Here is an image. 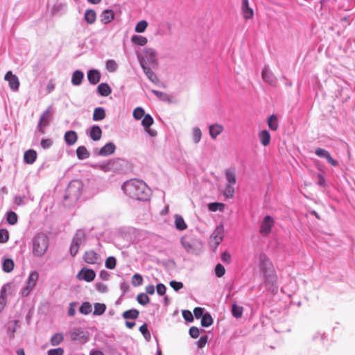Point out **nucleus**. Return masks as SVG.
Instances as JSON below:
<instances>
[{
  "instance_id": "1",
  "label": "nucleus",
  "mask_w": 355,
  "mask_h": 355,
  "mask_svg": "<svg viewBox=\"0 0 355 355\" xmlns=\"http://www.w3.org/2000/svg\"><path fill=\"white\" fill-rule=\"evenodd\" d=\"M122 190L130 198L139 201H146L150 196V189L142 180L132 179L125 182Z\"/></svg>"
},
{
  "instance_id": "2",
  "label": "nucleus",
  "mask_w": 355,
  "mask_h": 355,
  "mask_svg": "<svg viewBox=\"0 0 355 355\" xmlns=\"http://www.w3.org/2000/svg\"><path fill=\"white\" fill-rule=\"evenodd\" d=\"M259 266L263 274L265 284L273 286L277 282V276L272 262L265 254L259 255Z\"/></svg>"
},
{
  "instance_id": "3",
  "label": "nucleus",
  "mask_w": 355,
  "mask_h": 355,
  "mask_svg": "<svg viewBox=\"0 0 355 355\" xmlns=\"http://www.w3.org/2000/svg\"><path fill=\"white\" fill-rule=\"evenodd\" d=\"M49 243V238L45 234H36L32 240L33 254L37 257L44 256L48 249Z\"/></svg>"
},
{
  "instance_id": "4",
  "label": "nucleus",
  "mask_w": 355,
  "mask_h": 355,
  "mask_svg": "<svg viewBox=\"0 0 355 355\" xmlns=\"http://www.w3.org/2000/svg\"><path fill=\"white\" fill-rule=\"evenodd\" d=\"M83 183L79 180H73L69 182L66 189L64 199L70 200L71 202L77 201L82 195Z\"/></svg>"
},
{
  "instance_id": "5",
  "label": "nucleus",
  "mask_w": 355,
  "mask_h": 355,
  "mask_svg": "<svg viewBox=\"0 0 355 355\" xmlns=\"http://www.w3.org/2000/svg\"><path fill=\"white\" fill-rule=\"evenodd\" d=\"M86 241V234L84 230H78L73 238L71 246L70 254L72 257L76 255L80 246L83 245Z\"/></svg>"
},
{
  "instance_id": "6",
  "label": "nucleus",
  "mask_w": 355,
  "mask_h": 355,
  "mask_svg": "<svg viewBox=\"0 0 355 355\" xmlns=\"http://www.w3.org/2000/svg\"><path fill=\"white\" fill-rule=\"evenodd\" d=\"M138 60L141 64V61H144L146 65L150 64L153 67H155L158 64L157 59V53L155 49L152 48H144L143 54L138 55Z\"/></svg>"
},
{
  "instance_id": "7",
  "label": "nucleus",
  "mask_w": 355,
  "mask_h": 355,
  "mask_svg": "<svg viewBox=\"0 0 355 355\" xmlns=\"http://www.w3.org/2000/svg\"><path fill=\"white\" fill-rule=\"evenodd\" d=\"M53 121L51 112H43L40 116L37 125L35 130V136L39 137L45 133V129Z\"/></svg>"
},
{
  "instance_id": "8",
  "label": "nucleus",
  "mask_w": 355,
  "mask_h": 355,
  "mask_svg": "<svg viewBox=\"0 0 355 355\" xmlns=\"http://www.w3.org/2000/svg\"><path fill=\"white\" fill-rule=\"evenodd\" d=\"M39 278V274L36 270L31 271L26 281V287L21 290V294L24 297H26L35 288Z\"/></svg>"
},
{
  "instance_id": "9",
  "label": "nucleus",
  "mask_w": 355,
  "mask_h": 355,
  "mask_svg": "<svg viewBox=\"0 0 355 355\" xmlns=\"http://www.w3.org/2000/svg\"><path fill=\"white\" fill-rule=\"evenodd\" d=\"M274 224V219L270 216H266L260 224V234L263 236H268L270 233L272 227Z\"/></svg>"
},
{
  "instance_id": "10",
  "label": "nucleus",
  "mask_w": 355,
  "mask_h": 355,
  "mask_svg": "<svg viewBox=\"0 0 355 355\" xmlns=\"http://www.w3.org/2000/svg\"><path fill=\"white\" fill-rule=\"evenodd\" d=\"M224 236V228L223 225H218L211 236L210 245L216 248L223 241Z\"/></svg>"
},
{
  "instance_id": "11",
  "label": "nucleus",
  "mask_w": 355,
  "mask_h": 355,
  "mask_svg": "<svg viewBox=\"0 0 355 355\" xmlns=\"http://www.w3.org/2000/svg\"><path fill=\"white\" fill-rule=\"evenodd\" d=\"M180 242L184 250L188 253L193 254H198L199 253V250L197 248L196 242L195 241L184 236L181 239Z\"/></svg>"
},
{
  "instance_id": "12",
  "label": "nucleus",
  "mask_w": 355,
  "mask_h": 355,
  "mask_svg": "<svg viewBox=\"0 0 355 355\" xmlns=\"http://www.w3.org/2000/svg\"><path fill=\"white\" fill-rule=\"evenodd\" d=\"M4 79L8 82L10 89L13 91H17L19 87V80L17 76L12 73L11 71H8L5 76Z\"/></svg>"
},
{
  "instance_id": "13",
  "label": "nucleus",
  "mask_w": 355,
  "mask_h": 355,
  "mask_svg": "<svg viewBox=\"0 0 355 355\" xmlns=\"http://www.w3.org/2000/svg\"><path fill=\"white\" fill-rule=\"evenodd\" d=\"M78 279H84L85 281L89 282L94 280L96 277L94 271L92 269L83 268L77 275Z\"/></svg>"
},
{
  "instance_id": "14",
  "label": "nucleus",
  "mask_w": 355,
  "mask_h": 355,
  "mask_svg": "<svg viewBox=\"0 0 355 355\" xmlns=\"http://www.w3.org/2000/svg\"><path fill=\"white\" fill-rule=\"evenodd\" d=\"M141 67L146 74V76L148 77V78L153 83H157L159 81V79L156 74L153 71V70L146 64V63L144 61H141Z\"/></svg>"
},
{
  "instance_id": "15",
  "label": "nucleus",
  "mask_w": 355,
  "mask_h": 355,
  "mask_svg": "<svg viewBox=\"0 0 355 355\" xmlns=\"http://www.w3.org/2000/svg\"><path fill=\"white\" fill-rule=\"evenodd\" d=\"M116 146L112 142H109L103 146L98 151V154L101 156H108L114 153Z\"/></svg>"
},
{
  "instance_id": "16",
  "label": "nucleus",
  "mask_w": 355,
  "mask_h": 355,
  "mask_svg": "<svg viewBox=\"0 0 355 355\" xmlns=\"http://www.w3.org/2000/svg\"><path fill=\"white\" fill-rule=\"evenodd\" d=\"M261 76L263 80L268 83L270 85H274L275 83V78L274 77L273 73L270 70L268 67L266 66L261 72Z\"/></svg>"
},
{
  "instance_id": "17",
  "label": "nucleus",
  "mask_w": 355,
  "mask_h": 355,
  "mask_svg": "<svg viewBox=\"0 0 355 355\" xmlns=\"http://www.w3.org/2000/svg\"><path fill=\"white\" fill-rule=\"evenodd\" d=\"M71 338L73 340L86 342L87 337L81 329H74L71 332Z\"/></svg>"
},
{
  "instance_id": "18",
  "label": "nucleus",
  "mask_w": 355,
  "mask_h": 355,
  "mask_svg": "<svg viewBox=\"0 0 355 355\" xmlns=\"http://www.w3.org/2000/svg\"><path fill=\"white\" fill-rule=\"evenodd\" d=\"M241 10L243 16L245 19L252 18L254 12L253 10L249 6L248 0L242 1Z\"/></svg>"
},
{
  "instance_id": "19",
  "label": "nucleus",
  "mask_w": 355,
  "mask_h": 355,
  "mask_svg": "<svg viewBox=\"0 0 355 355\" xmlns=\"http://www.w3.org/2000/svg\"><path fill=\"white\" fill-rule=\"evenodd\" d=\"M87 79L92 85L97 84L101 79V73L97 69H90L87 72Z\"/></svg>"
},
{
  "instance_id": "20",
  "label": "nucleus",
  "mask_w": 355,
  "mask_h": 355,
  "mask_svg": "<svg viewBox=\"0 0 355 355\" xmlns=\"http://www.w3.org/2000/svg\"><path fill=\"white\" fill-rule=\"evenodd\" d=\"M98 254L93 250L85 252L83 259L88 264H95L98 261Z\"/></svg>"
},
{
  "instance_id": "21",
  "label": "nucleus",
  "mask_w": 355,
  "mask_h": 355,
  "mask_svg": "<svg viewBox=\"0 0 355 355\" xmlns=\"http://www.w3.org/2000/svg\"><path fill=\"white\" fill-rule=\"evenodd\" d=\"M89 137L94 141H98L101 138L102 131L99 126L94 125L88 132Z\"/></svg>"
},
{
  "instance_id": "22",
  "label": "nucleus",
  "mask_w": 355,
  "mask_h": 355,
  "mask_svg": "<svg viewBox=\"0 0 355 355\" xmlns=\"http://www.w3.org/2000/svg\"><path fill=\"white\" fill-rule=\"evenodd\" d=\"M101 21L104 24L110 23L114 17V13L112 10L106 9L101 14Z\"/></svg>"
},
{
  "instance_id": "23",
  "label": "nucleus",
  "mask_w": 355,
  "mask_h": 355,
  "mask_svg": "<svg viewBox=\"0 0 355 355\" xmlns=\"http://www.w3.org/2000/svg\"><path fill=\"white\" fill-rule=\"evenodd\" d=\"M37 159V153L35 150H28L24 153V161L28 164H33Z\"/></svg>"
},
{
  "instance_id": "24",
  "label": "nucleus",
  "mask_w": 355,
  "mask_h": 355,
  "mask_svg": "<svg viewBox=\"0 0 355 355\" xmlns=\"http://www.w3.org/2000/svg\"><path fill=\"white\" fill-rule=\"evenodd\" d=\"M84 78V73L80 70H76L71 76V83L74 86H79L81 85Z\"/></svg>"
},
{
  "instance_id": "25",
  "label": "nucleus",
  "mask_w": 355,
  "mask_h": 355,
  "mask_svg": "<svg viewBox=\"0 0 355 355\" xmlns=\"http://www.w3.org/2000/svg\"><path fill=\"white\" fill-rule=\"evenodd\" d=\"M78 139L77 134L73 130L67 131L64 134V141L68 146L73 145Z\"/></svg>"
},
{
  "instance_id": "26",
  "label": "nucleus",
  "mask_w": 355,
  "mask_h": 355,
  "mask_svg": "<svg viewBox=\"0 0 355 355\" xmlns=\"http://www.w3.org/2000/svg\"><path fill=\"white\" fill-rule=\"evenodd\" d=\"M209 135L211 138L216 139L223 130V127L219 124H212L209 125Z\"/></svg>"
},
{
  "instance_id": "27",
  "label": "nucleus",
  "mask_w": 355,
  "mask_h": 355,
  "mask_svg": "<svg viewBox=\"0 0 355 355\" xmlns=\"http://www.w3.org/2000/svg\"><path fill=\"white\" fill-rule=\"evenodd\" d=\"M175 226L178 230L182 231L187 228V225L184 218L179 214H175Z\"/></svg>"
},
{
  "instance_id": "28",
  "label": "nucleus",
  "mask_w": 355,
  "mask_h": 355,
  "mask_svg": "<svg viewBox=\"0 0 355 355\" xmlns=\"http://www.w3.org/2000/svg\"><path fill=\"white\" fill-rule=\"evenodd\" d=\"M225 178L227 181V184L234 185L236 184V173L234 168L225 170Z\"/></svg>"
},
{
  "instance_id": "29",
  "label": "nucleus",
  "mask_w": 355,
  "mask_h": 355,
  "mask_svg": "<svg viewBox=\"0 0 355 355\" xmlns=\"http://www.w3.org/2000/svg\"><path fill=\"white\" fill-rule=\"evenodd\" d=\"M259 138L261 144L263 146H266L270 144V135L268 130H261L259 133Z\"/></svg>"
},
{
  "instance_id": "30",
  "label": "nucleus",
  "mask_w": 355,
  "mask_h": 355,
  "mask_svg": "<svg viewBox=\"0 0 355 355\" xmlns=\"http://www.w3.org/2000/svg\"><path fill=\"white\" fill-rule=\"evenodd\" d=\"M84 19L89 24H93L96 21V12L92 9L86 10Z\"/></svg>"
},
{
  "instance_id": "31",
  "label": "nucleus",
  "mask_w": 355,
  "mask_h": 355,
  "mask_svg": "<svg viewBox=\"0 0 355 355\" xmlns=\"http://www.w3.org/2000/svg\"><path fill=\"white\" fill-rule=\"evenodd\" d=\"M111 92V88L107 83H101L97 87V92L101 96H107L110 94Z\"/></svg>"
},
{
  "instance_id": "32",
  "label": "nucleus",
  "mask_w": 355,
  "mask_h": 355,
  "mask_svg": "<svg viewBox=\"0 0 355 355\" xmlns=\"http://www.w3.org/2000/svg\"><path fill=\"white\" fill-rule=\"evenodd\" d=\"M76 155L78 159L83 160L87 159L89 157L90 153L85 146H81L76 149Z\"/></svg>"
},
{
  "instance_id": "33",
  "label": "nucleus",
  "mask_w": 355,
  "mask_h": 355,
  "mask_svg": "<svg viewBox=\"0 0 355 355\" xmlns=\"http://www.w3.org/2000/svg\"><path fill=\"white\" fill-rule=\"evenodd\" d=\"M139 312L135 309H132L124 311L122 314L123 318L128 319H137L139 317Z\"/></svg>"
},
{
  "instance_id": "34",
  "label": "nucleus",
  "mask_w": 355,
  "mask_h": 355,
  "mask_svg": "<svg viewBox=\"0 0 355 355\" xmlns=\"http://www.w3.org/2000/svg\"><path fill=\"white\" fill-rule=\"evenodd\" d=\"M315 154L320 157L327 158L329 163L333 165V157L330 155L329 153L324 149L317 148L315 150Z\"/></svg>"
},
{
  "instance_id": "35",
  "label": "nucleus",
  "mask_w": 355,
  "mask_h": 355,
  "mask_svg": "<svg viewBox=\"0 0 355 355\" xmlns=\"http://www.w3.org/2000/svg\"><path fill=\"white\" fill-rule=\"evenodd\" d=\"M268 124L271 130H277L279 127L277 116L275 114L270 115L268 119Z\"/></svg>"
},
{
  "instance_id": "36",
  "label": "nucleus",
  "mask_w": 355,
  "mask_h": 355,
  "mask_svg": "<svg viewBox=\"0 0 355 355\" xmlns=\"http://www.w3.org/2000/svg\"><path fill=\"white\" fill-rule=\"evenodd\" d=\"M213 324V318L209 313H205L201 318V325L204 327H209Z\"/></svg>"
},
{
  "instance_id": "37",
  "label": "nucleus",
  "mask_w": 355,
  "mask_h": 355,
  "mask_svg": "<svg viewBox=\"0 0 355 355\" xmlns=\"http://www.w3.org/2000/svg\"><path fill=\"white\" fill-rule=\"evenodd\" d=\"M131 41L132 43L139 45V46H144L146 44L148 40L146 37L141 36V35H135L132 36Z\"/></svg>"
},
{
  "instance_id": "38",
  "label": "nucleus",
  "mask_w": 355,
  "mask_h": 355,
  "mask_svg": "<svg viewBox=\"0 0 355 355\" xmlns=\"http://www.w3.org/2000/svg\"><path fill=\"white\" fill-rule=\"evenodd\" d=\"M14 268V262L10 259H6L2 263V270L5 272H10Z\"/></svg>"
},
{
  "instance_id": "39",
  "label": "nucleus",
  "mask_w": 355,
  "mask_h": 355,
  "mask_svg": "<svg viewBox=\"0 0 355 355\" xmlns=\"http://www.w3.org/2000/svg\"><path fill=\"white\" fill-rule=\"evenodd\" d=\"M243 312V307L238 306L236 304H233L232 306V315L236 318H241Z\"/></svg>"
},
{
  "instance_id": "40",
  "label": "nucleus",
  "mask_w": 355,
  "mask_h": 355,
  "mask_svg": "<svg viewBox=\"0 0 355 355\" xmlns=\"http://www.w3.org/2000/svg\"><path fill=\"white\" fill-rule=\"evenodd\" d=\"M64 340V336L61 333L55 334L51 338V345L52 346L59 345Z\"/></svg>"
},
{
  "instance_id": "41",
  "label": "nucleus",
  "mask_w": 355,
  "mask_h": 355,
  "mask_svg": "<svg viewBox=\"0 0 355 355\" xmlns=\"http://www.w3.org/2000/svg\"><path fill=\"white\" fill-rule=\"evenodd\" d=\"M106 69L111 73L115 72L118 69V64L114 60H107L105 63Z\"/></svg>"
},
{
  "instance_id": "42",
  "label": "nucleus",
  "mask_w": 355,
  "mask_h": 355,
  "mask_svg": "<svg viewBox=\"0 0 355 355\" xmlns=\"http://www.w3.org/2000/svg\"><path fill=\"white\" fill-rule=\"evenodd\" d=\"M106 310V306L105 304L101 303H95L94 304V311L93 312V314L94 315H101Z\"/></svg>"
},
{
  "instance_id": "43",
  "label": "nucleus",
  "mask_w": 355,
  "mask_h": 355,
  "mask_svg": "<svg viewBox=\"0 0 355 355\" xmlns=\"http://www.w3.org/2000/svg\"><path fill=\"white\" fill-rule=\"evenodd\" d=\"M18 216L17 214L12 211H10L6 214V220L10 225H15L17 222Z\"/></svg>"
},
{
  "instance_id": "44",
  "label": "nucleus",
  "mask_w": 355,
  "mask_h": 355,
  "mask_svg": "<svg viewBox=\"0 0 355 355\" xmlns=\"http://www.w3.org/2000/svg\"><path fill=\"white\" fill-rule=\"evenodd\" d=\"M92 311V305L89 302H85L82 304L79 308V311L84 315L90 313Z\"/></svg>"
},
{
  "instance_id": "45",
  "label": "nucleus",
  "mask_w": 355,
  "mask_h": 355,
  "mask_svg": "<svg viewBox=\"0 0 355 355\" xmlns=\"http://www.w3.org/2000/svg\"><path fill=\"white\" fill-rule=\"evenodd\" d=\"M139 331L141 333V334L144 336V338L147 341H150L151 338L150 333L148 329V326L146 323L143 324L139 327Z\"/></svg>"
},
{
  "instance_id": "46",
  "label": "nucleus",
  "mask_w": 355,
  "mask_h": 355,
  "mask_svg": "<svg viewBox=\"0 0 355 355\" xmlns=\"http://www.w3.org/2000/svg\"><path fill=\"white\" fill-rule=\"evenodd\" d=\"M224 207L225 205L221 202H211L208 205V208L211 211H223Z\"/></svg>"
},
{
  "instance_id": "47",
  "label": "nucleus",
  "mask_w": 355,
  "mask_h": 355,
  "mask_svg": "<svg viewBox=\"0 0 355 355\" xmlns=\"http://www.w3.org/2000/svg\"><path fill=\"white\" fill-rule=\"evenodd\" d=\"M202 137L201 130L199 128L195 127L193 129L192 138L193 141L195 144H198L200 142Z\"/></svg>"
},
{
  "instance_id": "48",
  "label": "nucleus",
  "mask_w": 355,
  "mask_h": 355,
  "mask_svg": "<svg viewBox=\"0 0 355 355\" xmlns=\"http://www.w3.org/2000/svg\"><path fill=\"white\" fill-rule=\"evenodd\" d=\"M66 3H60L53 6L51 12L53 15H58V13L64 11L66 8Z\"/></svg>"
},
{
  "instance_id": "49",
  "label": "nucleus",
  "mask_w": 355,
  "mask_h": 355,
  "mask_svg": "<svg viewBox=\"0 0 355 355\" xmlns=\"http://www.w3.org/2000/svg\"><path fill=\"white\" fill-rule=\"evenodd\" d=\"M137 300L139 304L145 306L149 302L150 299L146 294L142 293L137 295Z\"/></svg>"
},
{
  "instance_id": "50",
  "label": "nucleus",
  "mask_w": 355,
  "mask_h": 355,
  "mask_svg": "<svg viewBox=\"0 0 355 355\" xmlns=\"http://www.w3.org/2000/svg\"><path fill=\"white\" fill-rule=\"evenodd\" d=\"M153 123V119L150 114H144V116L141 121V124L144 127L148 128Z\"/></svg>"
},
{
  "instance_id": "51",
  "label": "nucleus",
  "mask_w": 355,
  "mask_h": 355,
  "mask_svg": "<svg viewBox=\"0 0 355 355\" xmlns=\"http://www.w3.org/2000/svg\"><path fill=\"white\" fill-rule=\"evenodd\" d=\"M147 26V21L145 20H141L137 24L135 31L137 33H143L146 30Z\"/></svg>"
},
{
  "instance_id": "52",
  "label": "nucleus",
  "mask_w": 355,
  "mask_h": 355,
  "mask_svg": "<svg viewBox=\"0 0 355 355\" xmlns=\"http://www.w3.org/2000/svg\"><path fill=\"white\" fill-rule=\"evenodd\" d=\"M143 284V277L141 275L136 273L132 278V284L134 286H139Z\"/></svg>"
},
{
  "instance_id": "53",
  "label": "nucleus",
  "mask_w": 355,
  "mask_h": 355,
  "mask_svg": "<svg viewBox=\"0 0 355 355\" xmlns=\"http://www.w3.org/2000/svg\"><path fill=\"white\" fill-rule=\"evenodd\" d=\"M116 260L114 257H109L105 260V267L108 269H114L116 267Z\"/></svg>"
},
{
  "instance_id": "54",
  "label": "nucleus",
  "mask_w": 355,
  "mask_h": 355,
  "mask_svg": "<svg viewBox=\"0 0 355 355\" xmlns=\"http://www.w3.org/2000/svg\"><path fill=\"white\" fill-rule=\"evenodd\" d=\"M223 193L228 198H232L234 193V185L227 184Z\"/></svg>"
},
{
  "instance_id": "55",
  "label": "nucleus",
  "mask_w": 355,
  "mask_h": 355,
  "mask_svg": "<svg viewBox=\"0 0 355 355\" xmlns=\"http://www.w3.org/2000/svg\"><path fill=\"white\" fill-rule=\"evenodd\" d=\"M225 269L224 266L220 263H218L215 267L216 275L218 277H221L225 275Z\"/></svg>"
},
{
  "instance_id": "56",
  "label": "nucleus",
  "mask_w": 355,
  "mask_h": 355,
  "mask_svg": "<svg viewBox=\"0 0 355 355\" xmlns=\"http://www.w3.org/2000/svg\"><path fill=\"white\" fill-rule=\"evenodd\" d=\"M9 239L8 232L6 229H0V243H4Z\"/></svg>"
},
{
  "instance_id": "57",
  "label": "nucleus",
  "mask_w": 355,
  "mask_h": 355,
  "mask_svg": "<svg viewBox=\"0 0 355 355\" xmlns=\"http://www.w3.org/2000/svg\"><path fill=\"white\" fill-rule=\"evenodd\" d=\"M152 92L162 101H170V97L168 94L157 90H153Z\"/></svg>"
},
{
  "instance_id": "58",
  "label": "nucleus",
  "mask_w": 355,
  "mask_h": 355,
  "mask_svg": "<svg viewBox=\"0 0 355 355\" xmlns=\"http://www.w3.org/2000/svg\"><path fill=\"white\" fill-rule=\"evenodd\" d=\"M53 145V140L51 139H42L40 142V146L43 149H48Z\"/></svg>"
},
{
  "instance_id": "59",
  "label": "nucleus",
  "mask_w": 355,
  "mask_h": 355,
  "mask_svg": "<svg viewBox=\"0 0 355 355\" xmlns=\"http://www.w3.org/2000/svg\"><path fill=\"white\" fill-rule=\"evenodd\" d=\"M64 349L62 347L51 349L47 352L48 355H63Z\"/></svg>"
},
{
  "instance_id": "60",
  "label": "nucleus",
  "mask_w": 355,
  "mask_h": 355,
  "mask_svg": "<svg viewBox=\"0 0 355 355\" xmlns=\"http://www.w3.org/2000/svg\"><path fill=\"white\" fill-rule=\"evenodd\" d=\"M182 317L184 319L189 322H191L193 320V317L191 312L189 310H184L182 311Z\"/></svg>"
},
{
  "instance_id": "61",
  "label": "nucleus",
  "mask_w": 355,
  "mask_h": 355,
  "mask_svg": "<svg viewBox=\"0 0 355 355\" xmlns=\"http://www.w3.org/2000/svg\"><path fill=\"white\" fill-rule=\"evenodd\" d=\"M170 286L174 289L175 291H178L183 288V284L180 282H176L175 280L170 282Z\"/></svg>"
},
{
  "instance_id": "62",
  "label": "nucleus",
  "mask_w": 355,
  "mask_h": 355,
  "mask_svg": "<svg viewBox=\"0 0 355 355\" xmlns=\"http://www.w3.org/2000/svg\"><path fill=\"white\" fill-rule=\"evenodd\" d=\"M156 290L157 294L160 296H162L166 293V288L163 284L159 283L157 284Z\"/></svg>"
},
{
  "instance_id": "63",
  "label": "nucleus",
  "mask_w": 355,
  "mask_h": 355,
  "mask_svg": "<svg viewBox=\"0 0 355 355\" xmlns=\"http://www.w3.org/2000/svg\"><path fill=\"white\" fill-rule=\"evenodd\" d=\"M204 309L201 307H196L193 310V313L196 317V318L199 319L202 318L204 313Z\"/></svg>"
},
{
  "instance_id": "64",
  "label": "nucleus",
  "mask_w": 355,
  "mask_h": 355,
  "mask_svg": "<svg viewBox=\"0 0 355 355\" xmlns=\"http://www.w3.org/2000/svg\"><path fill=\"white\" fill-rule=\"evenodd\" d=\"M208 337L207 336H201L200 339L197 342V345L198 348H202L205 346L207 343Z\"/></svg>"
}]
</instances>
